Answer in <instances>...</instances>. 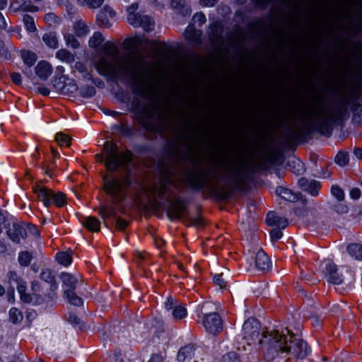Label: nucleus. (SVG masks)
Returning <instances> with one entry per match:
<instances>
[{
	"label": "nucleus",
	"mask_w": 362,
	"mask_h": 362,
	"mask_svg": "<svg viewBox=\"0 0 362 362\" xmlns=\"http://www.w3.org/2000/svg\"><path fill=\"white\" fill-rule=\"evenodd\" d=\"M355 78L352 83L353 90L357 93H362V67H356L352 69Z\"/></svg>",
	"instance_id": "393cba45"
},
{
	"label": "nucleus",
	"mask_w": 362,
	"mask_h": 362,
	"mask_svg": "<svg viewBox=\"0 0 362 362\" xmlns=\"http://www.w3.org/2000/svg\"><path fill=\"white\" fill-rule=\"evenodd\" d=\"M37 8L33 6L30 1H24L18 8H14V11L22 10L23 11H35Z\"/></svg>",
	"instance_id": "603ef678"
},
{
	"label": "nucleus",
	"mask_w": 362,
	"mask_h": 362,
	"mask_svg": "<svg viewBox=\"0 0 362 362\" xmlns=\"http://www.w3.org/2000/svg\"><path fill=\"white\" fill-rule=\"evenodd\" d=\"M22 313L16 308H12L9 311V320L13 324H17L23 320Z\"/></svg>",
	"instance_id": "ea45409f"
},
{
	"label": "nucleus",
	"mask_w": 362,
	"mask_h": 362,
	"mask_svg": "<svg viewBox=\"0 0 362 362\" xmlns=\"http://www.w3.org/2000/svg\"><path fill=\"white\" fill-rule=\"evenodd\" d=\"M193 23H205L206 18L202 12L196 13L192 18Z\"/></svg>",
	"instance_id": "680f3d73"
},
{
	"label": "nucleus",
	"mask_w": 362,
	"mask_h": 362,
	"mask_svg": "<svg viewBox=\"0 0 362 362\" xmlns=\"http://www.w3.org/2000/svg\"><path fill=\"white\" fill-rule=\"evenodd\" d=\"M294 213L298 216H303L306 218V221L309 223L316 224L317 223V219L320 214L315 209L305 210L303 206L296 207L294 209Z\"/></svg>",
	"instance_id": "f3484780"
},
{
	"label": "nucleus",
	"mask_w": 362,
	"mask_h": 362,
	"mask_svg": "<svg viewBox=\"0 0 362 362\" xmlns=\"http://www.w3.org/2000/svg\"><path fill=\"white\" fill-rule=\"evenodd\" d=\"M219 362H240L238 354L234 351H230L223 355Z\"/></svg>",
	"instance_id": "49530a36"
},
{
	"label": "nucleus",
	"mask_w": 362,
	"mask_h": 362,
	"mask_svg": "<svg viewBox=\"0 0 362 362\" xmlns=\"http://www.w3.org/2000/svg\"><path fill=\"white\" fill-rule=\"evenodd\" d=\"M334 161L340 166H345L349 163V153L346 151H341L335 156Z\"/></svg>",
	"instance_id": "a19ab883"
},
{
	"label": "nucleus",
	"mask_w": 362,
	"mask_h": 362,
	"mask_svg": "<svg viewBox=\"0 0 362 362\" xmlns=\"http://www.w3.org/2000/svg\"><path fill=\"white\" fill-rule=\"evenodd\" d=\"M114 358L116 362H126L124 354L121 350H117L115 352Z\"/></svg>",
	"instance_id": "338daca9"
},
{
	"label": "nucleus",
	"mask_w": 362,
	"mask_h": 362,
	"mask_svg": "<svg viewBox=\"0 0 362 362\" xmlns=\"http://www.w3.org/2000/svg\"><path fill=\"white\" fill-rule=\"evenodd\" d=\"M266 221L269 226H276L278 228H285L288 224L287 218L278 216L275 212L267 214Z\"/></svg>",
	"instance_id": "a211bd4d"
},
{
	"label": "nucleus",
	"mask_w": 362,
	"mask_h": 362,
	"mask_svg": "<svg viewBox=\"0 0 362 362\" xmlns=\"http://www.w3.org/2000/svg\"><path fill=\"white\" fill-rule=\"evenodd\" d=\"M194 345L190 344L181 348L177 354L179 362H185L187 359H191L194 356Z\"/></svg>",
	"instance_id": "b1692460"
},
{
	"label": "nucleus",
	"mask_w": 362,
	"mask_h": 362,
	"mask_svg": "<svg viewBox=\"0 0 362 362\" xmlns=\"http://www.w3.org/2000/svg\"><path fill=\"white\" fill-rule=\"evenodd\" d=\"M8 238L16 243H20L27 236V229L23 223L13 222L6 231Z\"/></svg>",
	"instance_id": "4468645a"
},
{
	"label": "nucleus",
	"mask_w": 362,
	"mask_h": 362,
	"mask_svg": "<svg viewBox=\"0 0 362 362\" xmlns=\"http://www.w3.org/2000/svg\"><path fill=\"white\" fill-rule=\"evenodd\" d=\"M288 164L292 171L297 175L303 174L305 170L304 163L299 159L293 158L288 161Z\"/></svg>",
	"instance_id": "473e14b6"
},
{
	"label": "nucleus",
	"mask_w": 362,
	"mask_h": 362,
	"mask_svg": "<svg viewBox=\"0 0 362 362\" xmlns=\"http://www.w3.org/2000/svg\"><path fill=\"white\" fill-rule=\"evenodd\" d=\"M247 163L210 157L204 166L187 172L184 175L185 184L192 190L204 189L218 200L233 197L235 191L244 189L247 180Z\"/></svg>",
	"instance_id": "f257e3e1"
},
{
	"label": "nucleus",
	"mask_w": 362,
	"mask_h": 362,
	"mask_svg": "<svg viewBox=\"0 0 362 362\" xmlns=\"http://www.w3.org/2000/svg\"><path fill=\"white\" fill-rule=\"evenodd\" d=\"M132 107L140 124L146 129H152L151 119L154 116L156 109L154 105L146 103L141 105L139 99L136 98L133 100Z\"/></svg>",
	"instance_id": "9d476101"
},
{
	"label": "nucleus",
	"mask_w": 362,
	"mask_h": 362,
	"mask_svg": "<svg viewBox=\"0 0 362 362\" xmlns=\"http://www.w3.org/2000/svg\"><path fill=\"white\" fill-rule=\"evenodd\" d=\"M64 39L66 40V45L74 49H76L80 46L79 42L71 34H66Z\"/></svg>",
	"instance_id": "8fccbe9b"
},
{
	"label": "nucleus",
	"mask_w": 362,
	"mask_h": 362,
	"mask_svg": "<svg viewBox=\"0 0 362 362\" xmlns=\"http://www.w3.org/2000/svg\"><path fill=\"white\" fill-rule=\"evenodd\" d=\"M218 13L223 17H226L230 13V9L228 6L226 5H220L218 7Z\"/></svg>",
	"instance_id": "e2e57ef3"
},
{
	"label": "nucleus",
	"mask_w": 362,
	"mask_h": 362,
	"mask_svg": "<svg viewBox=\"0 0 362 362\" xmlns=\"http://www.w3.org/2000/svg\"><path fill=\"white\" fill-rule=\"evenodd\" d=\"M40 277L42 280L50 284L49 291L47 293L41 295L42 298H47V296H49L52 293H53V294L54 295V297L52 298L50 300H46L45 299V301L41 305L52 306L57 298V295L55 292V291L57 288V285L55 282L54 276L53 275L50 269H45L41 272Z\"/></svg>",
	"instance_id": "f8f14e48"
},
{
	"label": "nucleus",
	"mask_w": 362,
	"mask_h": 362,
	"mask_svg": "<svg viewBox=\"0 0 362 362\" xmlns=\"http://www.w3.org/2000/svg\"><path fill=\"white\" fill-rule=\"evenodd\" d=\"M171 185L175 186L173 180V172L170 168H162L160 171L159 184L157 189L158 195L160 198L167 199L170 197L169 187Z\"/></svg>",
	"instance_id": "9b49d317"
},
{
	"label": "nucleus",
	"mask_w": 362,
	"mask_h": 362,
	"mask_svg": "<svg viewBox=\"0 0 362 362\" xmlns=\"http://www.w3.org/2000/svg\"><path fill=\"white\" fill-rule=\"evenodd\" d=\"M283 235V233L280 228H275L270 231V237L272 242L279 240Z\"/></svg>",
	"instance_id": "5fc2aeb1"
},
{
	"label": "nucleus",
	"mask_w": 362,
	"mask_h": 362,
	"mask_svg": "<svg viewBox=\"0 0 362 362\" xmlns=\"http://www.w3.org/2000/svg\"><path fill=\"white\" fill-rule=\"evenodd\" d=\"M214 282L216 285L219 286L220 288H226L227 286L226 281L223 278V274H219L214 276Z\"/></svg>",
	"instance_id": "864d4df0"
},
{
	"label": "nucleus",
	"mask_w": 362,
	"mask_h": 362,
	"mask_svg": "<svg viewBox=\"0 0 362 362\" xmlns=\"http://www.w3.org/2000/svg\"><path fill=\"white\" fill-rule=\"evenodd\" d=\"M103 149L106 153L105 165L110 172H115L119 167H126L132 160V153L129 151L118 153L117 146L110 141H106Z\"/></svg>",
	"instance_id": "0eeeda50"
},
{
	"label": "nucleus",
	"mask_w": 362,
	"mask_h": 362,
	"mask_svg": "<svg viewBox=\"0 0 362 362\" xmlns=\"http://www.w3.org/2000/svg\"><path fill=\"white\" fill-rule=\"evenodd\" d=\"M74 72L75 71L79 72L82 75V77L85 80H88L89 81V80L92 79V75L88 71L86 66L83 63H81L80 62H77L74 64Z\"/></svg>",
	"instance_id": "c9c22d12"
},
{
	"label": "nucleus",
	"mask_w": 362,
	"mask_h": 362,
	"mask_svg": "<svg viewBox=\"0 0 362 362\" xmlns=\"http://www.w3.org/2000/svg\"><path fill=\"white\" fill-rule=\"evenodd\" d=\"M74 31L76 35L82 37L88 33V28L86 24H75Z\"/></svg>",
	"instance_id": "3c124183"
},
{
	"label": "nucleus",
	"mask_w": 362,
	"mask_h": 362,
	"mask_svg": "<svg viewBox=\"0 0 362 362\" xmlns=\"http://www.w3.org/2000/svg\"><path fill=\"white\" fill-rule=\"evenodd\" d=\"M1 57L8 59V52L7 49L5 47L4 42L1 40H0V58Z\"/></svg>",
	"instance_id": "69168bd1"
},
{
	"label": "nucleus",
	"mask_w": 362,
	"mask_h": 362,
	"mask_svg": "<svg viewBox=\"0 0 362 362\" xmlns=\"http://www.w3.org/2000/svg\"><path fill=\"white\" fill-rule=\"evenodd\" d=\"M102 51L105 56L101 57L97 62L96 69L99 74L129 85L134 94L147 98L148 81L136 63L130 58L117 57L119 49L112 42H105Z\"/></svg>",
	"instance_id": "7ed1b4c3"
},
{
	"label": "nucleus",
	"mask_w": 362,
	"mask_h": 362,
	"mask_svg": "<svg viewBox=\"0 0 362 362\" xmlns=\"http://www.w3.org/2000/svg\"><path fill=\"white\" fill-rule=\"evenodd\" d=\"M32 258V255L28 251L21 252L18 255V262L21 265L24 267L30 264Z\"/></svg>",
	"instance_id": "37998d69"
},
{
	"label": "nucleus",
	"mask_w": 362,
	"mask_h": 362,
	"mask_svg": "<svg viewBox=\"0 0 362 362\" xmlns=\"http://www.w3.org/2000/svg\"><path fill=\"white\" fill-rule=\"evenodd\" d=\"M349 254L356 259L362 260V245L351 243L347 246Z\"/></svg>",
	"instance_id": "7c9ffc66"
},
{
	"label": "nucleus",
	"mask_w": 362,
	"mask_h": 362,
	"mask_svg": "<svg viewBox=\"0 0 362 362\" xmlns=\"http://www.w3.org/2000/svg\"><path fill=\"white\" fill-rule=\"evenodd\" d=\"M325 272L330 283L333 284H340L342 283V275L338 272L337 266L333 262L328 261L325 263Z\"/></svg>",
	"instance_id": "dca6fc26"
},
{
	"label": "nucleus",
	"mask_w": 362,
	"mask_h": 362,
	"mask_svg": "<svg viewBox=\"0 0 362 362\" xmlns=\"http://www.w3.org/2000/svg\"><path fill=\"white\" fill-rule=\"evenodd\" d=\"M42 40L50 48L55 49L58 46L57 39L56 35L54 33H50L45 34Z\"/></svg>",
	"instance_id": "4c0bfd02"
},
{
	"label": "nucleus",
	"mask_w": 362,
	"mask_h": 362,
	"mask_svg": "<svg viewBox=\"0 0 362 362\" xmlns=\"http://www.w3.org/2000/svg\"><path fill=\"white\" fill-rule=\"evenodd\" d=\"M138 4H133L127 8V20L129 23H151L153 20L151 16L137 11Z\"/></svg>",
	"instance_id": "2eb2a0df"
},
{
	"label": "nucleus",
	"mask_w": 362,
	"mask_h": 362,
	"mask_svg": "<svg viewBox=\"0 0 362 362\" xmlns=\"http://www.w3.org/2000/svg\"><path fill=\"white\" fill-rule=\"evenodd\" d=\"M320 183L316 180L310 181V184H309L308 187L306 189L308 193H310L313 196H317L318 194V191L320 188Z\"/></svg>",
	"instance_id": "09e8293b"
},
{
	"label": "nucleus",
	"mask_w": 362,
	"mask_h": 362,
	"mask_svg": "<svg viewBox=\"0 0 362 362\" xmlns=\"http://www.w3.org/2000/svg\"><path fill=\"white\" fill-rule=\"evenodd\" d=\"M347 115L344 105L337 104L332 109L327 108L323 105L322 100H320L315 109L300 113L302 127L292 129L286 135V141L291 144L303 139L313 132L314 127L322 134L329 136L332 125L341 122Z\"/></svg>",
	"instance_id": "20e7f679"
},
{
	"label": "nucleus",
	"mask_w": 362,
	"mask_h": 362,
	"mask_svg": "<svg viewBox=\"0 0 362 362\" xmlns=\"http://www.w3.org/2000/svg\"><path fill=\"white\" fill-rule=\"evenodd\" d=\"M177 305V300L172 297H168L166 302L165 303V308L168 310H173L174 308Z\"/></svg>",
	"instance_id": "13d9d810"
},
{
	"label": "nucleus",
	"mask_w": 362,
	"mask_h": 362,
	"mask_svg": "<svg viewBox=\"0 0 362 362\" xmlns=\"http://www.w3.org/2000/svg\"><path fill=\"white\" fill-rule=\"evenodd\" d=\"M170 6L183 16L190 13V8L185 0H171Z\"/></svg>",
	"instance_id": "bb28decb"
},
{
	"label": "nucleus",
	"mask_w": 362,
	"mask_h": 362,
	"mask_svg": "<svg viewBox=\"0 0 362 362\" xmlns=\"http://www.w3.org/2000/svg\"><path fill=\"white\" fill-rule=\"evenodd\" d=\"M99 215L102 218L114 217L116 218L117 212L115 208L112 205H102L98 209Z\"/></svg>",
	"instance_id": "c756f323"
},
{
	"label": "nucleus",
	"mask_w": 362,
	"mask_h": 362,
	"mask_svg": "<svg viewBox=\"0 0 362 362\" xmlns=\"http://www.w3.org/2000/svg\"><path fill=\"white\" fill-rule=\"evenodd\" d=\"M188 212L185 201L181 199H177L169 204L167 216L171 220L180 219L184 216H188Z\"/></svg>",
	"instance_id": "ddd939ff"
},
{
	"label": "nucleus",
	"mask_w": 362,
	"mask_h": 362,
	"mask_svg": "<svg viewBox=\"0 0 362 362\" xmlns=\"http://www.w3.org/2000/svg\"><path fill=\"white\" fill-rule=\"evenodd\" d=\"M276 192L282 199L291 202H295L298 199V195L297 194L293 192L291 189L283 187H276Z\"/></svg>",
	"instance_id": "a878e982"
},
{
	"label": "nucleus",
	"mask_w": 362,
	"mask_h": 362,
	"mask_svg": "<svg viewBox=\"0 0 362 362\" xmlns=\"http://www.w3.org/2000/svg\"><path fill=\"white\" fill-rule=\"evenodd\" d=\"M54 86L57 90H60V92L65 95H72L78 88L77 84L74 81L71 80L62 83L59 81Z\"/></svg>",
	"instance_id": "aec40b11"
},
{
	"label": "nucleus",
	"mask_w": 362,
	"mask_h": 362,
	"mask_svg": "<svg viewBox=\"0 0 362 362\" xmlns=\"http://www.w3.org/2000/svg\"><path fill=\"white\" fill-rule=\"evenodd\" d=\"M64 295L71 304L76 306H80L83 304L81 298L76 296L74 291L64 290Z\"/></svg>",
	"instance_id": "f704fd0d"
},
{
	"label": "nucleus",
	"mask_w": 362,
	"mask_h": 362,
	"mask_svg": "<svg viewBox=\"0 0 362 362\" xmlns=\"http://www.w3.org/2000/svg\"><path fill=\"white\" fill-rule=\"evenodd\" d=\"M34 192L38 199L48 207L52 204L57 207H62L66 203V194L62 192H54L42 185H37L34 187Z\"/></svg>",
	"instance_id": "1a4fd4ad"
},
{
	"label": "nucleus",
	"mask_w": 362,
	"mask_h": 362,
	"mask_svg": "<svg viewBox=\"0 0 362 362\" xmlns=\"http://www.w3.org/2000/svg\"><path fill=\"white\" fill-rule=\"evenodd\" d=\"M172 315L175 320L184 319L187 315V308L182 305H177L172 311Z\"/></svg>",
	"instance_id": "e433bc0d"
},
{
	"label": "nucleus",
	"mask_w": 362,
	"mask_h": 362,
	"mask_svg": "<svg viewBox=\"0 0 362 362\" xmlns=\"http://www.w3.org/2000/svg\"><path fill=\"white\" fill-rule=\"evenodd\" d=\"M115 16V11L110 6H105L97 15V21L98 23H108L113 21Z\"/></svg>",
	"instance_id": "5701e85b"
},
{
	"label": "nucleus",
	"mask_w": 362,
	"mask_h": 362,
	"mask_svg": "<svg viewBox=\"0 0 362 362\" xmlns=\"http://www.w3.org/2000/svg\"><path fill=\"white\" fill-rule=\"evenodd\" d=\"M331 193L338 201H343L344 199V192L338 185H333L331 187Z\"/></svg>",
	"instance_id": "de8ad7c7"
},
{
	"label": "nucleus",
	"mask_w": 362,
	"mask_h": 362,
	"mask_svg": "<svg viewBox=\"0 0 362 362\" xmlns=\"http://www.w3.org/2000/svg\"><path fill=\"white\" fill-rule=\"evenodd\" d=\"M55 259L59 264L66 267L69 265L72 261L71 257L64 252H58Z\"/></svg>",
	"instance_id": "58836bf2"
},
{
	"label": "nucleus",
	"mask_w": 362,
	"mask_h": 362,
	"mask_svg": "<svg viewBox=\"0 0 362 362\" xmlns=\"http://www.w3.org/2000/svg\"><path fill=\"white\" fill-rule=\"evenodd\" d=\"M83 226L90 231L98 232L100 230V222L94 216H88L85 218Z\"/></svg>",
	"instance_id": "c85d7f7f"
},
{
	"label": "nucleus",
	"mask_w": 362,
	"mask_h": 362,
	"mask_svg": "<svg viewBox=\"0 0 362 362\" xmlns=\"http://www.w3.org/2000/svg\"><path fill=\"white\" fill-rule=\"evenodd\" d=\"M68 321L75 325L78 326L80 329H82V326H81V320L74 314H69L68 316Z\"/></svg>",
	"instance_id": "bf43d9fd"
},
{
	"label": "nucleus",
	"mask_w": 362,
	"mask_h": 362,
	"mask_svg": "<svg viewBox=\"0 0 362 362\" xmlns=\"http://www.w3.org/2000/svg\"><path fill=\"white\" fill-rule=\"evenodd\" d=\"M6 277L8 279V282L11 285V286H13V284L16 285V288L18 293L20 294L21 300L23 303L40 305L45 301V299L46 300H50L52 298L54 297V295L53 294V293H52L49 296H47V298H42L40 294V285L39 282L37 281H33L31 283L32 293H26V281H25L14 271H9L7 273Z\"/></svg>",
	"instance_id": "39448f33"
},
{
	"label": "nucleus",
	"mask_w": 362,
	"mask_h": 362,
	"mask_svg": "<svg viewBox=\"0 0 362 362\" xmlns=\"http://www.w3.org/2000/svg\"><path fill=\"white\" fill-rule=\"evenodd\" d=\"M79 92L81 97L87 98L93 97L96 93L93 86L88 85L82 86Z\"/></svg>",
	"instance_id": "c03bdc74"
},
{
	"label": "nucleus",
	"mask_w": 362,
	"mask_h": 362,
	"mask_svg": "<svg viewBox=\"0 0 362 362\" xmlns=\"http://www.w3.org/2000/svg\"><path fill=\"white\" fill-rule=\"evenodd\" d=\"M11 79L13 83L16 85L20 86L21 85V76L19 73L13 72L11 74Z\"/></svg>",
	"instance_id": "0e129e2a"
},
{
	"label": "nucleus",
	"mask_w": 362,
	"mask_h": 362,
	"mask_svg": "<svg viewBox=\"0 0 362 362\" xmlns=\"http://www.w3.org/2000/svg\"><path fill=\"white\" fill-rule=\"evenodd\" d=\"M261 325L253 317L245 321L242 328V337L248 344L258 342L267 346V354L274 358L275 355L290 354L300 359L305 358L310 352L306 341L298 338L288 328L281 330H263L260 335Z\"/></svg>",
	"instance_id": "f03ea898"
},
{
	"label": "nucleus",
	"mask_w": 362,
	"mask_h": 362,
	"mask_svg": "<svg viewBox=\"0 0 362 362\" xmlns=\"http://www.w3.org/2000/svg\"><path fill=\"white\" fill-rule=\"evenodd\" d=\"M60 278L66 286L64 290L74 291L78 283V279L69 273H62Z\"/></svg>",
	"instance_id": "cd10ccee"
},
{
	"label": "nucleus",
	"mask_w": 362,
	"mask_h": 362,
	"mask_svg": "<svg viewBox=\"0 0 362 362\" xmlns=\"http://www.w3.org/2000/svg\"><path fill=\"white\" fill-rule=\"evenodd\" d=\"M104 41L103 35L99 32H95L93 37L89 40V45L92 47H98Z\"/></svg>",
	"instance_id": "a18cd8bd"
},
{
	"label": "nucleus",
	"mask_w": 362,
	"mask_h": 362,
	"mask_svg": "<svg viewBox=\"0 0 362 362\" xmlns=\"http://www.w3.org/2000/svg\"><path fill=\"white\" fill-rule=\"evenodd\" d=\"M128 225V221L122 218H117L116 220V228L119 230H124Z\"/></svg>",
	"instance_id": "052dcab7"
},
{
	"label": "nucleus",
	"mask_w": 362,
	"mask_h": 362,
	"mask_svg": "<svg viewBox=\"0 0 362 362\" xmlns=\"http://www.w3.org/2000/svg\"><path fill=\"white\" fill-rule=\"evenodd\" d=\"M21 58L24 64L28 66V68H30L35 63L37 55L33 52L24 50L21 52Z\"/></svg>",
	"instance_id": "2f4dec72"
},
{
	"label": "nucleus",
	"mask_w": 362,
	"mask_h": 362,
	"mask_svg": "<svg viewBox=\"0 0 362 362\" xmlns=\"http://www.w3.org/2000/svg\"><path fill=\"white\" fill-rule=\"evenodd\" d=\"M52 73V67L46 61H40L35 67L36 75L42 80H46Z\"/></svg>",
	"instance_id": "412c9836"
},
{
	"label": "nucleus",
	"mask_w": 362,
	"mask_h": 362,
	"mask_svg": "<svg viewBox=\"0 0 362 362\" xmlns=\"http://www.w3.org/2000/svg\"><path fill=\"white\" fill-rule=\"evenodd\" d=\"M55 140L61 146H69L71 144V138L62 132H59L56 134Z\"/></svg>",
	"instance_id": "79ce46f5"
},
{
	"label": "nucleus",
	"mask_w": 362,
	"mask_h": 362,
	"mask_svg": "<svg viewBox=\"0 0 362 362\" xmlns=\"http://www.w3.org/2000/svg\"><path fill=\"white\" fill-rule=\"evenodd\" d=\"M8 24H0V35H3L4 33L18 32V28H13L11 25L7 26Z\"/></svg>",
	"instance_id": "6e6d98bb"
},
{
	"label": "nucleus",
	"mask_w": 362,
	"mask_h": 362,
	"mask_svg": "<svg viewBox=\"0 0 362 362\" xmlns=\"http://www.w3.org/2000/svg\"><path fill=\"white\" fill-rule=\"evenodd\" d=\"M255 265L258 269L263 272L268 271L272 266L270 259L262 250H259L256 254Z\"/></svg>",
	"instance_id": "6ab92c4d"
},
{
	"label": "nucleus",
	"mask_w": 362,
	"mask_h": 362,
	"mask_svg": "<svg viewBox=\"0 0 362 362\" xmlns=\"http://www.w3.org/2000/svg\"><path fill=\"white\" fill-rule=\"evenodd\" d=\"M56 57L63 62L72 63L75 60L74 55L65 49H61L56 53Z\"/></svg>",
	"instance_id": "72a5a7b5"
},
{
	"label": "nucleus",
	"mask_w": 362,
	"mask_h": 362,
	"mask_svg": "<svg viewBox=\"0 0 362 362\" xmlns=\"http://www.w3.org/2000/svg\"><path fill=\"white\" fill-rule=\"evenodd\" d=\"M105 192L111 197L112 203L117 204L124 199V191L132 185V177L127 174L122 180L114 178L111 175L103 177Z\"/></svg>",
	"instance_id": "423d86ee"
},
{
	"label": "nucleus",
	"mask_w": 362,
	"mask_h": 362,
	"mask_svg": "<svg viewBox=\"0 0 362 362\" xmlns=\"http://www.w3.org/2000/svg\"><path fill=\"white\" fill-rule=\"evenodd\" d=\"M44 20L45 23L56 22L57 16L54 13H48L45 16Z\"/></svg>",
	"instance_id": "774afa93"
},
{
	"label": "nucleus",
	"mask_w": 362,
	"mask_h": 362,
	"mask_svg": "<svg viewBox=\"0 0 362 362\" xmlns=\"http://www.w3.org/2000/svg\"><path fill=\"white\" fill-rule=\"evenodd\" d=\"M83 1L91 8H97L103 5L104 0H83Z\"/></svg>",
	"instance_id": "4d7b16f0"
},
{
	"label": "nucleus",
	"mask_w": 362,
	"mask_h": 362,
	"mask_svg": "<svg viewBox=\"0 0 362 362\" xmlns=\"http://www.w3.org/2000/svg\"><path fill=\"white\" fill-rule=\"evenodd\" d=\"M211 305L209 303L202 305L200 312L203 317L200 322L207 333L216 336L223 330V319L217 312L211 311Z\"/></svg>",
	"instance_id": "6e6552de"
},
{
	"label": "nucleus",
	"mask_w": 362,
	"mask_h": 362,
	"mask_svg": "<svg viewBox=\"0 0 362 362\" xmlns=\"http://www.w3.org/2000/svg\"><path fill=\"white\" fill-rule=\"evenodd\" d=\"M202 31L199 29H196L194 27V24H189L185 30V37L194 44L199 45L202 43Z\"/></svg>",
	"instance_id": "4be33fe9"
}]
</instances>
